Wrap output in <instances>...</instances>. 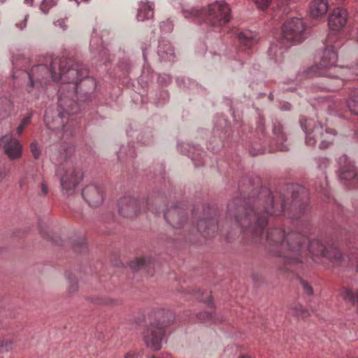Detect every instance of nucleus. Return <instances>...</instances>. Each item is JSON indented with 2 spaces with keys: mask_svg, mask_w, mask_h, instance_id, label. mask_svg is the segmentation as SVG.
Segmentation results:
<instances>
[{
  "mask_svg": "<svg viewBox=\"0 0 358 358\" xmlns=\"http://www.w3.org/2000/svg\"><path fill=\"white\" fill-rule=\"evenodd\" d=\"M29 78L26 91L30 94L29 99L38 98L40 88L51 81L61 80L58 90V112L56 116L47 110L44 122L51 130H61L64 134L71 136L77 123L73 115L80 110V102L90 99V94L96 87L94 78L88 76L85 65L66 58H51L50 66L38 64L32 67L30 72H22Z\"/></svg>",
  "mask_w": 358,
  "mask_h": 358,
  "instance_id": "f257e3e1",
  "label": "nucleus"
},
{
  "mask_svg": "<svg viewBox=\"0 0 358 358\" xmlns=\"http://www.w3.org/2000/svg\"><path fill=\"white\" fill-rule=\"evenodd\" d=\"M265 240L273 255L282 257L285 264L301 263L306 255L303 245L307 238L300 234L292 232L285 236L280 229H271L266 231Z\"/></svg>",
  "mask_w": 358,
  "mask_h": 358,
  "instance_id": "f03ea898",
  "label": "nucleus"
},
{
  "mask_svg": "<svg viewBox=\"0 0 358 358\" xmlns=\"http://www.w3.org/2000/svg\"><path fill=\"white\" fill-rule=\"evenodd\" d=\"M333 40L328 36L326 48L322 51L320 62L312 66L306 73V76H321L334 80L333 83L329 84L324 89L336 90L343 85L344 80H353L352 70L350 68L336 66L338 61L337 48L340 43L332 45Z\"/></svg>",
  "mask_w": 358,
  "mask_h": 358,
  "instance_id": "7ed1b4c3",
  "label": "nucleus"
},
{
  "mask_svg": "<svg viewBox=\"0 0 358 358\" xmlns=\"http://www.w3.org/2000/svg\"><path fill=\"white\" fill-rule=\"evenodd\" d=\"M160 319L146 325L141 333L142 341L151 351L157 352L162 348L167 333V328L176 319L174 313L170 309L159 311Z\"/></svg>",
  "mask_w": 358,
  "mask_h": 358,
  "instance_id": "20e7f679",
  "label": "nucleus"
},
{
  "mask_svg": "<svg viewBox=\"0 0 358 358\" xmlns=\"http://www.w3.org/2000/svg\"><path fill=\"white\" fill-rule=\"evenodd\" d=\"M306 38V24L301 18L287 20L282 27V39L277 44H272L268 50L269 55L278 62L282 57V48L301 43Z\"/></svg>",
  "mask_w": 358,
  "mask_h": 358,
  "instance_id": "39448f33",
  "label": "nucleus"
},
{
  "mask_svg": "<svg viewBox=\"0 0 358 358\" xmlns=\"http://www.w3.org/2000/svg\"><path fill=\"white\" fill-rule=\"evenodd\" d=\"M182 14L185 18H205V22L213 27H222L227 24L231 19V9L224 1H215L208 6L206 10L199 8L183 10Z\"/></svg>",
  "mask_w": 358,
  "mask_h": 358,
  "instance_id": "423d86ee",
  "label": "nucleus"
},
{
  "mask_svg": "<svg viewBox=\"0 0 358 358\" xmlns=\"http://www.w3.org/2000/svg\"><path fill=\"white\" fill-rule=\"evenodd\" d=\"M268 201L269 208L267 207L264 211H259L257 213H253L252 210H247L246 215L243 217H236L237 222L240 224L241 227L247 228L250 225L251 220L255 221V225L251 229V233L254 236L255 242L260 241L263 239V234H264V228L267 224V218L268 215H278L282 213V210H275L273 208V199L270 192H267Z\"/></svg>",
  "mask_w": 358,
  "mask_h": 358,
  "instance_id": "0eeeda50",
  "label": "nucleus"
},
{
  "mask_svg": "<svg viewBox=\"0 0 358 358\" xmlns=\"http://www.w3.org/2000/svg\"><path fill=\"white\" fill-rule=\"evenodd\" d=\"M300 124L302 129L306 133V143L308 145H315L316 143V138L327 136L322 140L320 143V148H327L331 144V136L336 135V131L327 127L326 123L322 121H316L312 118L302 117L300 120Z\"/></svg>",
  "mask_w": 358,
  "mask_h": 358,
  "instance_id": "6e6552de",
  "label": "nucleus"
},
{
  "mask_svg": "<svg viewBox=\"0 0 358 358\" xmlns=\"http://www.w3.org/2000/svg\"><path fill=\"white\" fill-rule=\"evenodd\" d=\"M150 203L144 199H137L132 196H124L118 201V212L123 217H134L141 213L145 212L149 208Z\"/></svg>",
  "mask_w": 358,
  "mask_h": 358,
  "instance_id": "1a4fd4ad",
  "label": "nucleus"
},
{
  "mask_svg": "<svg viewBox=\"0 0 358 358\" xmlns=\"http://www.w3.org/2000/svg\"><path fill=\"white\" fill-rule=\"evenodd\" d=\"M57 174L60 176L61 186L66 192L73 190L83 178L81 171L76 169L67 160L59 166Z\"/></svg>",
  "mask_w": 358,
  "mask_h": 358,
  "instance_id": "9d476101",
  "label": "nucleus"
},
{
  "mask_svg": "<svg viewBox=\"0 0 358 358\" xmlns=\"http://www.w3.org/2000/svg\"><path fill=\"white\" fill-rule=\"evenodd\" d=\"M308 250L312 257H326L336 264H338L342 258L341 251L334 245L324 247L319 240H313L309 243Z\"/></svg>",
  "mask_w": 358,
  "mask_h": 358,
  "instance_id": "9b49d317",
  "label": "nucleus"
},
{
  "mask_svg": "<svg viewBox=\"0 0 358 358\" xmlns=\"http://www.w3.org/2000/svg\"><path fill=\"white\" fill-rule=\"evenodd\" d=\"M0 147L3 148L10 159H17L22 156V146L12 134H6L0 138Z\"/></svg>",
  "mask_w": 358,
  "mask_h": 358,
  "instance_id": "f8f14e48",
  "label": "nucleus"
},
{
  "mask_svg": "<svg viewBox=\"0 0 358 358\" xmlns=\"http://www.w3.org/2000/svg\"><path fill=\"white\" fill-rule=\"evenodd\" d=\"M348 20V13L346 10L341 8L334 9L332 13L329 17L328 25L331 33L329 36L332 38V32H339L346 25Z\"/></svg>",
  "mask_w": 358,
  "mask_h": 358,
  "instance_id": "ddd939ff",
  "label": "nucleus"
},
{
  "mask_svg": "<svg viewBox=\"0 0 358 358\" xmlns=\"http://www.w3.org/2000/svg\"><path fill=\"white\" fill-rule=\"evenodd\" d=\"M82 196L86 202L92 207H97L103 201L102 189L94 185L86 186L83 189Z\"/></svg>",
  "mask_w": 358,
  "mask_h": 358,
  "instance_id": "4468645a",
  "label": "nucleus"
},
{
  "mask_svg": "<svg viewBox=\"0 0 358 358\" xmlns=\"http://www.w3.org/2000/svg\"><path fill=\"white\" fill-rule=\"evenodd\" d=\"M203 296L201 300L206 304L208 310L197 313L196 317L198 321L200 322H208L213 320V303L212 301V296L210 292H205L203 293Z\"/></svg>",
  "mask_w": 358,
  "mask_h": 358,
  "instance_id": "2eb2a0df",
  "label": "nucleus"
},
{
  "mask_svg": "<svg viewBox=\"0 0 358 358\" xmlns=\"http://www.w3.org/2000/svg\"><path fill=\"white\" fill-rule=\"evenodd\" d=\"M309 10L312 17H324L329 10V2L327 0H312Z\"/></svg>",
  "mask_w": 358,
  "mask_h": 358,
  "instance_id": "dca6fc26",
  "label": "nucleus"
},
{
  "mask_svg": "<svg viewBox=\"0 0 358 358\" xmlns=\"http://www.w3.org/2000/svg\"><path fill=\"white\" fill-rule=\"evenodd\" d=\"M154 15L153 3L141 1L139 4L136 18L138 21H143L152 18Z\"/></svg>",
  "mask_w": 358,
  "mask_h": 358,
  "instance_id": "f3484780",
  "label": "nucleus"
},
{
  "mask_svg": "<svg viewBox=\"0 0 358 358\" xmlns=\"http://www.w3.org/2000/svg\"><path fill=\"white\" fill-rule=\"evenodd\" d=\"M164 218L176 231L178 230L179 224V208L178 206H173L166 210L164 213Z\"/></svg>",
  "mask_w": 358,
  "mask_h": 358,
  "instance_id": "a211bd4d",
  "label": "nucleus"
},
{
  "mask_svg": "<svg viewBox=\"0 0 358 358\" xmlns=\"http://www.w3.org/2000/svg\"><path fill=\"white\" fill-rule=\"evenodd\" d=\"M341 295L345 301L350 303L358 310V289L343 287L341 290Z\"/></svg>",
  "mask_w": 358,
  "mask_h": 358,
  "instance_id": "6ab92c4d",
  "label": "nucleus"
},
{
  "mask_svg": "<svg viewBox=\"0 0 358 358\" xmlns=\"http://www.w3.org/2000/svg\"><path fill=\"white\" fill-rule=\"evenodd\" d=\"M13 109L14 106L10 99L6 97L0 98V120L10 117Z\"/></svg>",
  "mask_w": 358,
  "mask_h": 358,
  "instance_id": "aec40b11",
  "label": "nucleus"
},
{
  "mask_svg": "<svg viewBox=\"0 0 358 358\" xmlns=\"http://www.w3.org/2000/svg\"><path fill=\"white\" fill-rule=\"evenodd\" d=\"M341 102L334 99H323L321 103V108L327 110L329 113L334 114L341 106Z\"/></svg>",
  "mask_w": 358,
  "mask_h": 358,
  "instance_id": "412c9836",
  "label": "nucleus"
},
{
  "mask_svg": "<svg viewBox=\"0 0 358 358\" xmlns=\"http://www.w3.org/2000/svg\"><path fill=\"white\" fill-rule=\"evenodd\" d=\"M152 258L150 257H141L136 258L130 262V267L134 270H139L151 264Z\"/></svg>",
  "mask_w": 358,
  "mask_h": 358,
  "instance_id": "4be33fe9",
  "label": "nucleus"
},
{
  "mask_svg": "<svg viewBox=\"0 0 358 358\" xmlns=\"http://www.w3.org/2000/svg\"><path fill=\"white\" fill-rule=\"evenodd\" d=\"M347 106L352 113L358 115V90L350 96L347 101Z\"/></svg>",
  "mask_w": 358,
  "mask_h": 358,
  "instance_id": "5701e85b",
  "label": "nucleus"
},
{
  "mask_svg": "<svg viewBox=\"0 0 358 358\" xmlns=\"http://www.w3.org/2000/svg\"><path fill=\"white\" fill-rule=\"evenodd\" d=\"M238 38L240 43L245 47V48H250L254 44V40L250 32H242L239 34Z\"/></svg>",
  "mask_w": 358,
  "mask_h": 358,
  "instance_id": "b1692460",
  "label": "nucleus"
},
{
  "mask_svg": "<svg viewBox=\"0 0 358 358\" xmlns=\"http://www.w3.org/2000/svg\"><path fill=\"white\" fill-rule=\"evenodd\" d=\"M28 15L22 14L14 17L13 22L15 27L18 30H22L27 25Z\"/></svg>",
  "mask_w": 358,
  "mask_h": 358,
  "instance_id": "393cba45",
  "label": "nucleus"
},
{
  "mask_svg": "<svg viewBox=\"0 0 358 358\" xmlns=\"http://www.w3.org/2000/svg\"><path fill=\"white\" fill-rule=\"evenodd\" d=\"M68 279V292L73 294L78 290V280L74 275L70 274L67 276Z\"/></svg>",
  "mask_w": 358,
  "mask_h": 358,
  "instance_id": "a878e982",
  "label": "nucleus"
},
{
  "mask_svg": "<svg viewBox=\"0 0 358 358\" xmlns=\"http://www.w3.org/2000/svg\"><path fill=\"white\" fill-rule=\"evenodd\" d=\"M291 311L294 315L301 317H306L309 315L308 311L300 304L292 306Z\"/></svg>",
  "mask_w": 358,
  "mask_h": 358,
  "instance_id": "bb28decb",
  "label": "nucleus"
},
{
  "mask_svg": "<svg viewBox=\"0 0 358 358\" xmlns=\"http://www.w3.org/2000/svg\"><path fill=\"white\" fill-rule=\"evenodd\" d=\"M32 115L31 113L28 114L26 117H24L22 120L20 124L16 129V132L17 135H21L24 130V129L31 123Z\"/></svg>",
  "mask_w": 358,
  "mask_h": 358,
  "instance_id": "cd10ccee",
  "label": "nucleus"
},
{
  "mask_svg": "<svg viewBox=\"0 0 358 358\" xmlns=\"http://www.w3.org/2000/svg\"><path fill=\"white\" fill-rule=\"evenodd\" d=\"M341 178L343 180H350L355 176H357L355 171L354 169L350 168L349 170H347L345 166H341Z\"/></svg>",
  "mask_w": 358,
  "mask_h": 358,
  "instance_id": "c85d7f7f",
  "label": "nucleus"
},
{
  "mask_svg": "<svg viewBox=\"0 0 358 358\" xmlns=\"http://www.w3.org/2000/svg\"><path fill=\"white\" fill-rule=\"evenodd\" d=\"M13 343L10 340L0 341V354L7 352L12 350Z\"/></svg>",
  "mask_w": 358,
  "mask_h": 358,
  "instance_id": "c756f323",
  "label": "nucleus"
},
{
  "mask_svg": "<svg viewBox=\"0 0 358 358\" xmlns=\"http://www.w3.org/2000/svg\"><path fill=\"white\" fill-rule=\"evenodd\" d=\"M257 8L261 10H265L269 6L272 0H253Z\"/></svg>",
  "mask_w": 358,
  "mask_h": 358,
  "instance_id": "7c9ffc66",
  "label": "nucleus"
},
{
  "mask_svg": "<svg viewBox=\"0 0 358 358\" xmlns=\"http://www.w3.org/2000/svg\"><path fill=\"white\" fill-rule=\"evenodd\" d=\"M31 152L34 157L37 159L41 155V148L36 142H32L30 146Z\"/></svg>",
  "mask_w": 358,
  "mask_h": 358,
  "instance_id": "2f4dec72",
  "label": "nucleus"
},
{
  "mask_svg": "<svg viewBox=\"0 0 358 358\" xmlns=\"http://www.w3.org/2000/svg\"><path fill=\"white\" fill-rule=\"evenodd\" d=\"M73 247L76 251L81 252L83 250L86 248V242L85 238H80L78 241H76L73 243Z\"/></svg>",
  "mask_w": 358,
  "mask_h": 358,
  "instance_id": "473e14b6",
  "label": "nucleus"
},
{
  "mask_svg": "<svg viewBox=\"0 0 358 358\" xmlns=\"http://www.w3.org/2000/svg\"><path fill=\"white\" fill-rule=\"evenodd\" d=\"M73 148L71 146H69L68 148H64V152L61 153L60 158L62 159H67L73 152Z\"/></svg>",
  "mask_w": 358,
  "mask_h": 358,
  "instance_id": "72a5a7b5",
  "label": "nucleus"
},
{
  "mask_svg": "<svg viewBox=\"0 0 358 358\" xmlns=\"http://www.w3.org/2000/svg\"><path fill=\"white\" fill-rule=\"evenodd\" d=\"M210 224V220H201L198 224V229L202 234H205L207 227Z\"/></svg>",
  "mask_w": 358,
  "mask_h": 358,
  "instance_id": "f704fd0d",
  "label": "nucleus"
},
{
  "mask_svg": "<svg viewBox=\"0 0 358 358\" xmlns=\"http://www.w3.org/2000/svg\"><path fill=\"white\" fill-rule=\"evenodd\" d=\"M138 355L136 350H131L124 355V358H138Z\"/></svg>",
  "mask_w": 358,
  "mask_h": 358,
  "instance_id": "c9c22d12",
  "label": "nucleus"
},
{
  "mask_svg": "<svg viewBox=\"0 0 358 358\" xmlns=\"http://www.w3.org/2000/svg\"><path fill=\"white\" fill-rule=\"evenodd\" d=\"M8 173L6 167L0 168V183L5 179Z\"/></svg>",
  "mask_w": 358,
  "mask_h": 358,
  "instance_id": "e433bc0d",
  "label": "nucleus"
},
{
  "mask_svg": "<svg viewBox=\"0 0 358 358\" xmlns=\"http://www.w3.org/2000/svg\"><path fill=\"white\" fill-rule=\"evenodd\" d=\"M302 285H303V288L304 291L307 294H313V290L310 285H308V283H306V282H303Z\"/></svg>",
  "mask_w": 358,
  "mask_h": 358,
  "instance_id": "4c0bfd02",
  "label": "nucleus"
},
{
  "mask_svg": "<svg viewBox=\"0 0 358 358\" xmlns=\"http://www.w3.org/2000/svg\"><path fill=\"white\" fill-rule=\"evenodd\" d=\"M41 192L44 195H45L48 193V187L45 183H43L41 185Z\"/></svg>",
  "mask_w": 358,
  "mask_h": 358,
  "instance_id": "58836bf2",
  "label": "nucleus"
},
{
  "mask_svg": "<svg viewBox=\"0 0 358 358\" xmlns=\"http://www.w3.org/2000/svg\"><path fill=\"white\" fill-rule=\"evenodd\" d=\"M281 107L282 109L289 110V109H290V104L286 103H284Z\"/></svg>",
  "mask_w": 358,
  "mask_h": 358,
  "instance_id": "ea45409f",
  "label": "nucleus"
},
{
  "mask_svg": "<svg viewBox=\"0 0 358 358\" xmlns=\"http://www.w3.org/2000/svg\"><path fill=\"white\" fill-rule=\"evenodd\" d=\"M342 161H343V162H345V163L347 162L348 158H347V157L345 155H344V156H343L342 157L340 158L339 163L341 164Z\"/></svg>",
  "mask_w": 358,
  "mask_h": 358,
  "instance_id": "a19ab883",
  "label": "nucleus"
},
{
  "mask_svg": "<svg viewBox=\"0 0 358 358\" xmlns=\"http://www.w3.org/2000/svg\"><path fill=\"white\" fill-rule=\"evenodd\" d=\"M114 303H115V301L112 300V299L101 302V303H104V304H113Z\"/></svg>",
  "mask_w": 358,
  "mask_h": 358,
  "instance_id": "79ce46f5",
  "label": "nucleus"
},
{
  "mask_svg": "<svg viewBox=\"0 0 358 358\" xmlns=\"http://www.w3.org/2000/svg\"><path fill=\"white\" fill-rule=\"evenodd\" d=\"M33 0H24V3L28 6L32 5Z\"/></svg>",
  "mask_w": 358,
  "mask_h": 358,
  "instance_id": "37998d69",
  "label": "nucleus"
},
{
  "mask_svg": "<svg viewBox=\"0 0 358 358\" xmlns=\"http://www.w3.org/2000/svg\"><path fill=\"white\" fill-rule=\"evenodd\" d=\"M278 150L280 151H285V150H287V148L285 145H282L278 148Z\"/></svg>",
  "mask_w": 358,
  "mask_h": 358,
  "instance_id": "c03bdc74",
  "label": "nucleus"
},
{
  "mask_svg": "<svg viewBox=\"0 0 358 358\" xmlns=\"http://www.w3.org/2000/svg\"><path fill=\"white\" fill-rule=\"evenodd\" d=\"M62 23H63V22H62V21H57V22H55V25H56V26H62Z\"/></svg>",
  "mask_w": 358,
  "mask_h": 358,
  "instance_id": "a18cd8bd",
  "label": "nucleus"
},
{
  "mask_svg": "<svg viewBox=\"0 0 358 358\" xmlns=\"http://www.w3.org/2000/svg\"><path fill=\"white\" fill-rule=\"evenodd\" d=\"M239 358H250V357L248 356L243 355V356H241Z\"/></svg>",
  "mask_w": 358,
  "mask_h": 358,
  "instance_id": "49530a36",
  "label": "nucleus"
},
{
  "mask_svg": "<svg viewBox=\"0 0 358 358\" xmlns=\"http://www.w3.org/2000/svg\"><path fill=\"white\" fill-rule=\"evenodd\" d=\"M279 138H280V139H283V138H284V136H279Z\"/></svg>",
  "mask_w": 358,
  "mask_h": 358,
  "instance_id": "de8ad7c7",
  "label": "nucleus"
},
{
  "mask_svg": "<svg viewBox=\"0 0 358 358\" xmlns=\"http://www.w3.org/2000/svg\"><path fill=\"white\" fill-rule=\"evenodd\" d=\"M150 358H157L155 356H152Z\"/></svg>",
  "mask_w": 358,
  "mask_h": 358,
  "instance_id": "09e8293b",
  "label": "nucleus"
},
{
  "mask_svg": "<svg viewBox=\"0 0 358 358\" xmlns=\"http://www.w3.org/2000/svg\"><path fill=\"white\" fill-rule=\"evenodd\" d=\"M357 271H358V264H357Z\"/></svg>",
  "mask_w": 358,
  "mask_h": 358,
  "instance_id": "8fccbe9b",
  "label": "nucleus"
},
{
  "mask_svg": "<svg viewBox=\"0 0 358 358\" xmlns=\"http://www.w3.org/2000/svg\"><path fill=\"white\" fill-rule=\"evenodd\" d=\"M357 180H358V177H357Z\"/></svg>",
  "mask_w": 358,
  "mask_h": 358,
  "instance_id": "3c124183",
  "label": "nucleus"
}]
</instances>
